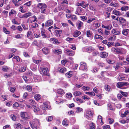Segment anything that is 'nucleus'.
Returning <instances> with one entry per match:
<instances>
[{
	"label": "nucleus",
	"mask_w": 129,
	"mask_h": 129,
	"mask_svg": "<svg viewBox=\"0 0 129 129\" xmlns=\"http://www.w3.org/2000/svg\"><path fill=\"white\" fill-rule=\"evenodd\" d=\"M108 107L109 108V109L110 110H111L113 111H114L115 110V109L114 108H112V107L111 106V104H108Z\"/></svg>",
	"instance_id": "obj_59"
},
{
	"label": "nucleus",
	"mask_w": 129,
	"mask_h": 129,
	"mask_svg": "<svg viewBox=\"0 0 129 129\" xmlns=\"http://www.w3.org/2000/svg\"><path fill=\"white\" fill-rule=\"evenodd\" d=\"M37 122L34 121L30 122V126L33 129H37Z\"/></svg>",
	"instance_id": "obj_8"
},
{
	"label": "nucleus",
	"mask_w": 129,
	"mask_h": 129,
	"mask_svg": "<svg viewBox=\"0 0 129 129\" xmlns=\"http://www.w3.org/2000/svg\"><path fill=\"white\" fill-rule=\"evenodd\" d=\"M82 94V93L81 92L76 91L74 92V94L75 95L78 96L81 94Z\"/></svg>",
	"instance_id": "obj_49"
},
{
	"label": "nucleus",
	"mask_w": 129,
	"mask_h": 129,
	"mask_svg": "<svg viewBox=\"0 0 129 129\" xmlns=\"http://www.w3.org/2000/svg\"><path fill=\"white\" fill-rule=\"evenodd\" d=\"M103 37L101 36L98 35L96 34L94 35V39H100L102 40L103 39Z\"/></svg>",
	"instance_id": "obj_29"
},
{
	"label": "nucleus",
	"mask_w": 129,
	"mask_h": 129,
	"mask_svg": "<svg viewBox=\"0 0 129 129\" xmlns=\"http://www.w3.org/2000/svg\"><path fill=\"white\" fill-rule=\"evenodd\" d=\"M116 86L118 88H119L124 86H126V87H124V89H126L129 87V83L125 82H118Z\"/></svg>",
	"instance_id": "obj_2"
},
{
	"label": "nucleus",
	"mask_w": 129,
	"mask_h": 129,
	"mask_svg": "<svg viewBox=\"0 0 129 129\" xmlns=\"http://www.w3.org/2000/svg\"><path fill=\"white\" fill-rule=\"evenodd\" d=\"M113 13L116 16H120L122 14L119 11L114 9L113 11Z\"/></svg>",
	"instance_id": "obj_12"
},
{
	"label": "nucleus",
	"mask_w": 129,
	"mask_h": 129,
	"mask_svg": "<svg viewBox=\"0 0 129 129\" xmlns=\"http://www.w3.org/2000/svg\"><path fill=\"white\" fill-rule=\"evenodd\" d=\"M129 31V30L128 29H123L122 31V34L125 36H126L127 35Z\"/></svg>",
	"instance_id": "obj_27"
},
{
	"label": "nucleus",
	"mask_w": 129,
	"mask_h": 129,
	"mask_svg": "<svg viewBox=\"0 0 129 129\" xmlns=\"http://www.w3.org/2000/svg\"><path fill=\"white\" fill-rule=\"evenodd\" d=\"M49 41L52 43L56 44H59L60 42L58 41L56 39H55L54 38H51Z\"/></svg>",
	"instance_id": "obj_9"
},
{
	"label": "nucleus",
	"mask_w": 129,
	"mask_h": 129,
	"mask_svg": "<svg viewBox=\"0 0 129 129\" xmlns=\"http://www.w3.org/2000/svg\"><path fill=\"white\" fill-rule=\"evenodd\" d=\"M121 9L122 11H126L129 9L128 6H123L121 8Z\"/></svg>",
	"instance_id": "obj_36"
},
{
	"label": "nucleus",
	"mask_w": 129,
	"mask_h": 129,
	"mask_svg": "<svg viewBox=\"0 0 129 129\" xmlns=\"http://www.w3.org/2000/svg\"><path fill=\"white\" fill-rule=\"evenodd\" d=\"M115 39L116 36L114 35L111 36L108 39L110 41H114Z\"/></svg>",
	"instance_id": "obj_44"
},
{
	"label": "nucleus",
	"mask_w": 129,
	"mask_h": 129,
	"mask_svg": "<svg viewBox=\"0 0 129 129\" xmlns=\"http://www.w3.org/2000/svg\"><path fill=\"white\" fill-rule=\"evenodd\" d=\"M120 92L125 97H126L127 96L128 93L126 92H124L122 91H120Z\"/></svg>",
	"instance_id": "obj_51"
},
{
	"label": "nucleus",
	"mask_w": 129,
	"mask_h": 129,
	"mask_svg": "<svg viewBox=\"0 0 129 129\" xmlns=\"http://www.w3.org/2000/svg\"><path fill=\"white\" fill-rule=\"evenodd\" d=\"M79 69L85 71L87 70V67L86 63L84 62H81L80 63Z\"/></svg>",
	"instance_id": "obj_4"
},
{
	"label": "nucleus",
	"mask_w": 129,
	"mask_h": 129,
	"mask_svg": "<svg viewBox=\"0 0 129 129\" xmlns=\"http://www.w3.org/2000/svg\"><path fill=\"white\" fill-rule=\"evenodd\" d=\"M42 51L45 54H47L49 53L48 49L46 48H43L42 49Z\"/></svg>",
	"instance_id": "obj_35"
},
{
	"label": "nucleus",
	"mask_w": 129,
	"mask_h": 129,
	"mask_svg": "<svg viewBox=\"0 0 129 129\" xmlns=\"http://www.w3.org/2000/svg\"><path fill=\"white\" fill-rule=\"evenodd\" d=\"M83 23L81 21H79L78 22L77 24V27L79 29L81 28V27L83 26Z\"/></svg>",
	"instance_id": "obj_25"
},
{
	"label": "nucleus",
	"mask_w": 129,
	"mask_h": 129,
	"mask_svg": "<svg viewBox=\"0 0 129 129\" xmlns=\"http://www.w3.org/2000/svg\"><path fill=\"white\" fill-rule=\"evenodd\" d=\"M34 111L35 112H37L40 111V109L38 107H36V105L35 106V107H32Z\"/></svg>",
	"instance_id": "obj_41"
},
{
	"label": "nucleus",
	"mask_w": 129,
	"mask_h": 129,
	"mask_svg": "<svg viewBox=\"0 0 129 129\" xmlns=\"http://www.w3.org/2000/svg\"><path fill=\"white\" fill-rule=\"evenodd\" d=\"M92 34V33L89 30H88L86 31V35L87 37H90Z\"/></svg>",
	"instance_id": "obj_47"
},
{
	"label": "nucleus",
	"mask_w": 129,
	"mask_h": 129,
	"mask_svg": "<svg viewBox=\"0 0 129 129\" xmlns=\"http://www.w3.org/2000/svg\"><path fill=\"white\" fill-rule=\"evenodd\" d=\"M23 36V34H18L16 35L15 36V38L16 39H18L20 38H21Z\"/></svg>",
	"instance_id": "obj_53"
},
{
	"label": "nucleus",
	"mask_w": 129,
	"mask_h": 129,
	"mask_svg": "<svg viewBox=\"0 0 129 129\" xmlns=\"http://www.w3.org/2000/svg\"><path fill=\"white\" fill-rule=\"evenodd\" d=\"M73 72L72 71H70L67 73L65 74L66 76L68 78L72 76Z\"/></svg>",
	"instance_id": "obj_19"
},
{
	"label": "nucleus",
	"mask_w": 129,
	"mask_h": 129,
	"mask_svg": "<svg viewBox=\"0 0 129 129\" xmlns=\"http://www.w3.org/2000/svg\"><path fill=\"white\" fill-rule=\"evenodd\" d=\"M27 91L30 92L32 90V87L30 85H27L25 87Z\"/></svg>",
	"instance_id": "obj_38"
},
{
	"label": "nucleus",
	"mask_w": 129,
	"mask_h": 129,
	"mask_svg": "<svg viewBox=\"0 0 129 129\" xmlns=\"http://www.w3.org/2000/svg\"><path fill=\"white\" fill-rule=\"evenodd\" d=\"M8 13V11L5 10L3 11L2 14V16L4 18H6L7 17Z\"/></svg>",
	"instance_id": "obj_20"
},
{
	"label": "nucleus",
	"mask_w": 129,
	"mask_h": 129,
	"mask_svg": "<svg viewBox=\"0 0 129 129\" xmlns=\"http://www.w3.org/2000/svg\"><path fill=\"white\" fill-rule=\"evenodd\" d=\"M15 59L18 62H19L20 61V58L18 56H16L14 57L13 58V59Z\"/></svg>",
	"instance_id": "obj_62"
},
{
	"label": "nucleus",
	"mask_w": 129,
	"mask_h": 129,
	"mask_svg": "<svg viewBox=\"0 0 129 129\" xmlns=\"http://www.w3.org/2000/svg\"><path fill=\"white\" fill-rule=\"evenodd\" d=\"M33 14L30 12H28L24 14V18H27L29 16H31Z\"/></svg>",
	"instance_id": "obj_30"
},
{
	"label": "nucleus",
	"mask_w": 129,
	"mask_h": 129,
	"mask_svg": "<svg viewBox=\"0 0 129 129\" xmlns=\"http://www.w3.org/2000/svg\"><path fill=\"white\" fill-rule=\"evenodd\" d=\"M53 52L55 54H61L62 53L61 50L58 49L54 50H53Z\"/></svg>",
	"instance_id": "obj_22"
},
{
	"label": "nucleus",
	"mask_w": 129,
	"mask_h": 129,
	"mask_svg": "<svg viewBox=\"0 0 129 129\" xmlns=\"http://www.w3.org/2000/svg\"><path fill=\"white\" fill-rule=\"evenodd\" d=\"M93 113L90 110H86L84 114L85 117L88 120H90L93 115Z\"/></svg>",
	"instance_id": "obj_3"
},
{
	"label": "nucleus",
	"mask_w": 129,
	"mask_h": 129,
	"mask_svg": "<svg viewBox=\"0 0 129 129\" xmlns=\"http://www.w3.org/2000/svg\"><path fill=\"white\" fill-rule=\"evenodd\" d=\"M71 19L72 20H77V18L75 15H71Z\"/></svg>",
	"instance_id": "obj_54"
},
{
	"label": "nucleus",
	"mask_w": 129,
	"mask_h": 129,
	"mask_svg": "<svg viewBox=\"0 0 129 129\" xmlns=\"http://www.w3.org/2000/svg\"><path fill=\"white\" fill-rule=\"evenodd\" d=\"M58 71L61 72L62 73H63L64 72H66V68L64 67L63 68H59L58 69Z\"/></svg>",
	"instance_id": "obj_26"
},
{
	"label": "nucleus",
	"mask_w": 129,
	"mask_h": 129,
	"mask_svg": "<svg viewBox=\"0 0 129 129\" xmlns=\"http://www.w3.org/2000/svg\"><path fill=\"white\" fill-rule=\"evenodd\" d=\"M45 30L43 29L41 31V33L42 36L43 37V38H46L47 36L45 34Z\"/></svg>",
	"instance_id": "obj_39"
},
{
	"label": "nucleus",
	"mask_w": 129,
	"mask_h": 129,
	"mask_svg": "<svg viewBox=\"0 0 129 129\" xmlns=\"http://www.w3.org/2000/svg\"><path fill=\"white\" fill-rule=\"evenodd\" d=\"M23 6H21L19 7V10L22 13H24L25 12V11L23 9Z\"/></svg>",
	"instance_id": "obj_46"
},
{
	"label": "nucleus",
	"mask_w": 129,
	"mask_h": 129,
	"mask_svg": "<svg viewBox=\"0 0 129 129\" xmlns=\"http://www.w3.org/2000/svg\"><path fill=\"white\" fill-rule=\"evenodd\" d=\"M21 116L22 118L25 120L29 119L30 117L26 112H22L21 113Z\"/></svg>",
	"instance_id": "obj_6"
},
{
	"label": "nucleus",
	"mask_w": 129,
	"mask_h": 129,
	"mask_svg": "<svg viewBox=\"0 0 129 129\" xmlns=\"http://www.w3.org/2000/svg\"><path fill=\"white\" fill-rule=\"evenodd\" d=\"M37 7L40 9V10L42 9L47 8V6L45 4L39 3L37 5Z\"/></svg>",
	"instance_id": "obj_7"
},
{
	"label": "nucleus",
	"mask_w": 129,
	"mask_h": 129,
	"mask_svg": "<svg viewBox=\"0 0 129 129\" xmlns=\"http://www.w3.org/2000/svg\"><path fill=\"white\" fill-rule=\"evenodd\" d=\"M62 124L65 126H67L68 125L67 121L66 119H64L62 122Z\"/></svg>",
	"instance_id": "obj_42"
},
{
	"label": "nucleus",
	"mask_w": 129,
	"mask_h": 129,
	"mask_svg": "<svg viewBox=\"0 0 129 129\" xmlns=\"http://www.w3.org/2000/svg\"><path fill=\"white\" fill-rule=\"evenodd\" d=\"M34 97L35 99L37 101L40 100L41 98V96L38 94L35 95V96Z\"/></svg>",
	"instance_id": "obj_33"
},
{
	"label": "nucleus",
	"mask_w": 129,
	"mask_h": 129,
	"mask_svg": "<svg viewBox=\"0 0 129 129\" xmlns=\"http://www.w3.org/2000/svg\"><path fill=\"white\" fill-rule=\"evenodd\" d=\"M95 20V19L94 18H88L87 19V22L88 23H90L93 21Z\"/></svg>",
	"instance_id": "obj_50"
},
{
	"label": "nucleus",
	"mask_w": 129,
	"mask_h": 129,
	"mask_svg": "<svg viewBox=\"0 0 129 129\" xmlns=\"http://www.w3.org/2000/svg\"><path fill=\"white\" fill-rule=\"evenodd\" d=\"M53 23V21L51 20H49L46 22L45 26H49L52 25Z\"/></svg>",
	"instance_id": "obj_13"
},
{
	"label": "nucleus",
	"mask_w": 129,
	"mask_h": 129,
	"mask_svg": "<svg viewBox=\"0 0 129 129\" xmlns=\"http://www.w3.org/2000/svg\"><path fill=\"white\" fill-rule=\"evenodd\" d=\"M38 25V24L36 23H33L31 25V27L32 28H35L37 27Z\"/></svg>",
	"instance_id": "obj_58"
},
{
	"label": "nucleus",
	"mask_w": 129,
	"mask_h": 129,
	"mask_svg": "<svg viewBox=\"0 0 129 129\" xmlns=\"http://www.w3.org/2000/svg\"><path fill=\"white\" fill-rule=\"evenodd\" d=\"M2 70L3 71L6 72L9 70V68L6 66H2Z\"/></svg>",
	"instance_id": "obj_21"
},
{
	"label": "nucleus",
	"mask_w": 129,
	"mask_h": 129,
	"mask_svg": "<svg viewBox=\"0 0 129 129\" xmlns=\"http://www.w3.org/2000/svg\"><path fill=\"white\" fill-rule=\"evenodd\" d=\"M57 93L61 95L63 94L64 93V91L62 89H57Z\"/></svg>",
	"instance_id": "obj_34"
},
{
	"label": "nucleus",
	"mask_w": 129,
	"mask_h": 129,
	"mask_svg": "<svg viewBox=\"0 0 129 129\" xmlns=\"http://www.w3.org/2000/svg\"><path fill=\"white\" fill-rule=\"evenodd\" d=\"M90 129H94L95 128L94 124L93 123H92L90 124Z\"/></svg>",
	"instance_id": "obj_57"
},
{
	"label": "nucleus",
	"mask_w": 129,
	"mask_h": 129,
	"mask_svg": "<svg viewBox=\"0 0 129 129\" xmlns=\"http://www.w3.org/2000/svg\"><path fill=\"white\" fill-rule=\"evenodd\" d=\"M94 50L95 49L93 47L90 46L87 47L86 49V51L89 53L94 51Z\"/></svg>",
	"instance_id": "obj_10"
},
{
	"label": "nucleus",
	"mask_w": 129,
	"mask_h": 129,
	"mask_svg": "<svg viewBox=\"0 0 129 129\" xmlns=\"http://www.w3.org/2000/svg\"><path fill=\"white\" fill-rule=\"evenodd\" d=\"M86 94H89L90 96H94L95 95V94L93 92H85Z\"/></svg>",
	"instance_id": "obj_45"
},
{
	"label": "nucleus",
	"mask_w": 129,
	"mask_h": 129,
	"mask_svg": "<svg viewBox=\"0 0 129 129\" xmlns=\"http://www.w3.org/2000/svg\"><path fill=\"white\" fill-rule=\"evenodd\" d=\"M66 96L68 97L69 98H71L72 97V95L71 93H68L66 94Z\"/></svg>",
	"instance_id": "obj_64"
},
{
	"label": "nucleus",
	"mask_w": 129,
	"mask_h": 129,
	"mask_svg": "<svg viewBox=\"0 0 129 129\" xmlns=\"http://www.w3.org/2000/svg\"><path fill=\"white\" fill-rule=\"evenodd\" d=\"M65 51L67 52L68 54L70 56H73L75 54V52L74 51L68 49L65 50Z\"/></svg>",
	"instance_id": "obj_11"
},
{
	"label": "nucleus",
	"mask_w": 129,
	"mask_h": 129,
	"mask_svg": "<svg viewBox=\"0 0 129 129\" xmlns=\"http://www.w3.org/2000/svg\"><path fill=\"white\" fill-rule=\"evenodd\" d=\"M108 120L109 121V123L110 124H112L114 122V120L111 118H109Z\"/></svg>",
	"instance_id": "obj_63"
},
{
	"label": "nucleus",
	"mask_w": 129,
	"mask_h": 129,
	"mask_svg": "<svg viewBox=\"0 0 129 129\" xmlns=\"http://www.w3.org/2000/svg\"><path fill=\"white\" fill-rule=\"evenodd\" d=\"M40 108L43 110H45L48 108L47 105L46 103H44L40 106Z\"/></svg>",
	"instance_id": "obj_24"
},
{
	"label": "nucleus",
	"mask_w": 129,
	"mask_h": 129,
	"mask_svg": "<svg viewBox=\"0 0 129 129\" xmlns=\"http://www.w3.org/2000/svg\"><path fill=\"white\" fill-rule=\"evenodd\" d=\"M129 113V111L128 110L124 112V114H121L122 117H125Z\"/></svg>",
	"instance_id": "obj_55"
},
{
	"label": "nucleus",
	"mask_w": 129,
	"mask_h": 129,
	"mask_svg": "<svg viewBox=\"0 0 129 129\" xmlns=\"http://www.w3.org/2000/svg\"><path fill=\"white\" fill-rule=\"evenodd\" d=\"M14 126L16 129H20L21 128V125L19 123H15L14 124Z\"/></svg>",
	"instance_id": "obj_15"
},
{
	"label": "nucleus",
	"mask_w": 129,
	"mask_h": 129,
	"mask_svg": "<svg viewBox=\"0 0 129 129\" xmlns=\"http://www.w3.org/2000/svg\"><path fill=\"white\" fill-rule=\"evenodd\" d=\"M113 34L115 35H118L119 34L120 32L119 31H117L115 29H113L112 31Z\"/></svg>",
	"instance_id": "obj_40"
},
{
	"label": "nucleus",
	"mask_w": 129,
	"mask_h": 129,
	"mask_svg": "<svg viewBox=\"0 0 129 129\" xmlns=\"http://www.w3.org/2000/svg\"><path fill=\"white\" fill-rule=\"evenodd\" d=\"M82 9L81 8H79L77 9V10L76 12V14H78V15H80V13L82 11Z\"/></svg>",
	"instance_id": "obj_43"
},
{
	"label": "nucleus",
	"mask_w": 129,
	"mask_h": 129,
	"mask_svg": "<svg viewBox=\"0 0 129 129\" xmlns=\"http://www.w3.org/2000/svg\"><path fill=\"white\" fill-rule=\"evenodd\" d=\"M89 9L95 12L97 11V10L96 8L93 7V6L91 5H89Z\"/></svg>",
	"instance_id": "obj_31"
},
{
	"label": "nucleus",
	"mask_w": 129,
	"mask_h": 129,
	"mask_svg": "<svg viewBox=\"0 0 129 129\" xmlns=\"http://www.w3.org/2000/svg\"><path fill=\"white\" fill-rule=\"evenodd\" d=\"M83 109L80 107H77L76 108V112L77 113H79L80 112L82 111Z\"/></svg>",
	"instance_id": "obj_56"
},
{
	"label": "nucleus",
	"mask_w": 129,
	"mask_h": 129,
	"mask_svg": "<svg viewBox=\"0 0 129 129\" xmlns=\"http://www.w3.org/2000/svg\"><path fill=\"white\" fill-rule=\"evenodd\" d=\"M28 19L30 22L32 23L36 21L37 18L34 15L33 16L29 18Z\"/></svg>",
	"instance_id": "obj_14"
},
{
	"label": "nucleus",
	"mask_w": 129,
	"mask_h": 129,
	"mask_svg": "<svg viewBox=\"0 0 129 129\" xmlns=\"http://www.w3.org/2000/svg\"><path fill=\"white\" fill-rule=\"evenodd\" d=\"M10 117L12 120L14 121H16V117L15 115L12 114L11 115Z\"/></svg>",
	"instance_id": "obj_52"
},
{
	"label": "nucleus",
	"mask_w": 129,
	"mask_h": 129,
	"mask_svg": "<svg viewBox=\"0 0 129 129\" xmlns=\"http://www.w3.org/2000/svg\"><path fill=\"white\" fill-rule=\"evenodd\" d=\"M40 73L44 75L49 76V75L48 73V68L44 66H43L40 67Z\"/></svg>",
	"instance_id": "obj_1"
},
{
	"label": "nucleus",
	"mask_w": 129,
	"mask_h": 129,
	"mask_svg": "<svg viewBox=\"0 0 129 129\" xmlns=\"http://www.w3.org/2000/svg\"><path fill=\"white\" fill-rule=\"evenodd\" d=\"M108 55V54L105 52H103L101 53V57L102 58H106Z\"/></svg>",
	"instance_id": "obj_18"
},
{
	"label": "nucleus",
	"mask_w": 129,
	"mask_h": 129,
	"mask_svg": "<svg viewBox=\"0 0 129 129\" xmlns=\"http://www.w3.org/2000/svg\"><path fill=\"white\" fill-rule=\"evenodd\" d=\"M123 49L122 48H115L113 47L111 48V50L112 52H114L118 54H122V50Z\"/></svg>",
	"instance_id": "obj_5"
},
{
	"label": "nucleus",
	"mask_w": 129,
	"mask_h": 129,
	"mask_svg": "<svg viewBox=\"0 0 129 129\" xmlns=\"http://www.w3.org/2000/svg\"><path fill=\"white\" fill-rule=\"evenodd\" d=\"M28 103L32 107H35V106L36 105V104L34 101L30 99L28 101Z\"/></svg>",
	"instance_id": "obj_17"
},
{
	"label": "nucleus",
	"mask_w": 129,
	"mask_h": 129,
	"mask_svg": "<svg viewBox=\"0 0 129 129\" xmlns=\"http://www.w3.org/2000/svg\"><path fill=\"white\" fill-rule=\"evenodd\" d=\"M119 21L123 23L125 21V20L123 17H120L119 18Z\"/></svg>",
	"instance_id": "obj_61"
},
{
	"label": "nucleus",
	"mask_w": 129,
	"mask_h": 129,
	"mask_svg": "<svg viewBox=\"0 0 129 129\" xmlns=\"http://www.w3.org/2000/svg\"><path fill=\"white\" fill-rule=\"evenodd\" d=\"M82 88L83 90L85 91L89 90L90 89V88L88 87L83 86Z\"/></svg>",
	"instance_id": "obj_60"
},
{
	"label": "nucleus",
	"mask_w": 129,
	"mask_h": 129,
	"mask_svg": "<svg viewBox=\"0 0 129 129\" xmlns=\"http://www.w3.org/2000/svg\"><path fill=\"white\" fill-rule=\"evenodd\" d=\"M81 34V33L79 31L76 30L73 34V36L75 37H77L79 36Z\"/></svg>",
	"instance_id": "obj_23"
},
{
	"label": "nucleus",
	"mask_w": 129,
	"mask_h": 129,
	"mask_svg": "<svg viewBox=\"0 0 129 129\" xmlns=\"http://www.w3.org/2000/svg\"><path fill=\"white\" fill-rule=\"evenodd\" d=\"M92 25L93 27L96 28H98L100 26V24L99 23H93Z\"/></svg>",
	"instance_id": "obj_32"
},
{
	"label": "nucleus",
	"mask_w": 129,
	"mask_h": 129,
	"mask_svg": "<svg viewBox=\"0 0 129 129\" xmlns=\"http://www.w3.org/2000/svg\"><path fill=\"white\" fill-rule=\"evenodd\" d=\"M3 31L6 34H9L10 33V32L8 31L5 27H3Z\"/></svg>",
	"instance_id": "obj_48"
},
{
	"label": "nucleus",
	"mask_w": 129,
	"mask_h": 129,
	"mask_svg": "<svg viewBox=\"0 0 129 129\" xmlns=\"http://www.w3.org/2000/svg\"><path fill=\"white\" fill-rule=\"evenodd\" d=\"M35 81L37 82H39L41 81L42 79L41 77L40 76H37L34 78Z\"/></svg>",
	"instance_id": "obj_16"
},
{
	"label": "nucleus",
	"mask_w": 129,
	"mask_h": 129,
	"mask_svg": "<svg viewBox=\"0 0 129 129\" xmlns=\"http://www.w3.org/2000/svg\"><path fill=\"white\" fill-rule=\"evenodd\" d=\"M16 11L15 10L13 9H11L9 13V16H11L13 14H16Z\"/></svg>",
	"instance_id": "obj_28"
},
{
	"label": "nucleus",
	"mask_w": 129,
	"mask_h": 129,
	"mask_svg": "<svg viewBox=\"0 0 129 129\" xmlns=\"http://www.w3.org/2000/svg\"><path fill=\"white\" fill-rule=\"evenodd\" d=\"M104 88L107 91H110L111 90L110 86L107 85H105Z\"/></svg>",
	"instance_id": "obj_37"
}]
</instances>
